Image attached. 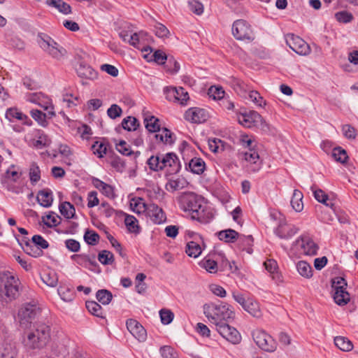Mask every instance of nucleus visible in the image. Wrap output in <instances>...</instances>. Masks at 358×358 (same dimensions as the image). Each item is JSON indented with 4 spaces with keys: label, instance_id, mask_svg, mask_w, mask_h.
<instances>
[{
    "label": "nucleus",
    "instance_id": "obj_37",
    "mask_svg": "<svg viewBox=\"0 0 358 358\" xmlns=\"http://www.w3.org/2000/svg\"><path fill=\"white\" fill-rule=\"evenodd\" d=\"M149 203H146L143 199L137 197L132 199L130 202V206L133 211L141 213V212H146L148 210V206Z\"/></svg>",
    "mask_w": 358,
    "mask_h": 358
},
{
    "label": "nucleus",
    "instance_id": "obj_46",
    "mask_svg": "<svg viewBox=\"0 0 358 358\" xmlns=\"http://www.w3.org/2000/svg\"><path fill=\"white\" fill-rule=\"evenodd\" d=\"M245 311L255 317L259 318L262 316L259 305L252 297L251 300H249L248 306H247Z\"/></svg>",
    "mask_w": 358,
    "mask_h": 358
},
{
    "label": "nucleus",
    "instance_id": "obj_19",
    "mask_svg": "<svg viewBox=\"0 0 358 358\" xmlns=\"http://www.w3.org/2000/svg\"><path fill=\"white\" fill-rule=\"evenodd\" d=\"M146 213L152 222L156 224H162L166 220L165 213L157 204L149 203Z\"/></svg>",
    "mask_w": 358,
    "mask_h": 358
},
{
    "label": "nucleus",
    "instance_id": "obj_39",
    "mask_svg": "<svg viewBox=\"0 0 358 358\" xmlns=\"http://www.w3.org/2000/svg\"><path fill=\"white\" fill-rule=\"evenodd\" d=\"M22 249L27 255L34 257H38L43 255L42 250L29 241H25L24 246H22Z\"/></svg>",
    "mask_w": 358,
    "mask_h": 358
},
{
    "label": "nucleus",
    "instance_id": "obj_16",
    "mask_svg": "<svg viewBox=\"0 0 358 358\" xmlns=\"http://www.w3.org/2000/svg\"><path fill=\"white\" fill-rule=\"evenodd\" d=\"M186 120L196 124H201L207 121L209 117L208 113L201 108H189L185 113Z\"/></svg>",
    "mask_w": 358,
    "mask_h": 358
},
{
    "label": "nucleus",
    "instance_id": "obj_43",
    "mask_svg": "<svg viewBox=\"0 0 358 358\" xmlns=\"http://www.w3.org/2000/svg\"><path fill=\"white\" fill-rule=\"evenodd\" d=\"M96 298L103 305H108L112 301L113 294L109 290L102 289L96 292Z\"/></svg>",
    "mask_w": 358,
    "mask_h": 358
},
{
    "label": "nucleus",
    "instance_id": "obj_58",
    "mask_svg": "<svg viewBox=\"0 0 358 358\" xmlns=\"http://www.w3.org/2000/svg\"><path fill=\"white\" fill-rule=\"evenodd\" d=\"M122 114V109L117 104H112L109 108L107 110L108 116L113 120L119 117Z\"/></svg>",
    "mask_w": 358,
    "mask_h": 358
},
{
    "label": "nucleus",
    "instance_id": "obj_4",
    "mask_svg": "<svg viewBox=\"0 0 358 358\" xmlns=\"http://www.w3.org/2000/svg\"><path fill=\"white\" fill-rule=\"evenodd\" d=\"M50 341V327L45 323L34 324L32 329L24 339V345L29 350H42Z\"/></svg>",
    "mask_w": 358,
    "mask_h": 358
},
{
    "label": "nucleus",
    "instance_id": "obj_23",
    "mask_svg": "<svg viewBox=\"0 0 358 358\" xmlns=\"http://www.w3.org/2000/svg\"><path fill=\"white\" fill-rule=\"evenodd\" d=\"M1 358H17L18 350L15 342L5 341L0 349Z\"/></svg>",
    "mask_w": 358,
    "mask_h": 358
},
{
    "label": "nucleus",
    "instance_id": "obj_3",
    "mask_svg": "<svg viewBox=\"0 0 358 358\" xmlns=\"http://www.w3.org/2000/svg\"><path fill=\"white\" fill-rule=\"evenodd\" d=\"M203 313L209 322L215 327L229 322L235 316L232 306L222 301L204 304Z\"/></svg>",
    "mask_w": 358,
    "mask_h": 358
},
{
    "label": "nucleus",
    "instance_id": "obj_45",
    "mask_svg": "<svg viewBox=\"0 0 358 358\" xmlns=\"http://www.w3.org/2000/svg\"><path fill=\"white\" fill-rule=\"evenodd\" d=\"M98 260L103 265H111L115 261L113 254L108 250H101L98 255Z\"/></svg>",
    "mask_w": 358,
    "mask_h": 358
},
{
    "label": "nucleus",
    "instance_id": "obj_9",
    "mask_svg": "<svg viewBox=\"0 0 358 358\" xmlns=\"http://www.w3.org/2000/svg\"><path fill=\"white\" fill-rule=\"evenodd\" d=\"M231 31L236 39L252 41V31L250 25L244 20H237L232 24Z\"/></svg>",
    "mask_w": 358,
    "mask_h": 358
},
{
    "label": "nucleus",
    "instance_id": "obj_10",
    "mask_svg": "<svg viewBox=\"0 0 358 358\" xmlns=\"http://www.w3.org/2000/svg\"><path fill=\"white\" fill-rule=\"evenodd\" d=\"M285 38L286 44L296 54L307 55L310 53L309 45L301 37L289 33L285 36Z\"/></svg>",
    "mask_w": 358,
    "mask_h": 358
},
{
    "label": "nucleus",
    "instance_id": "obj_32",
    "mask_svg": "<svg viewBox=\"0 0 358 358\" xmlns=\"http://www.w3.org/2000/svg\"><path fill=\"white\" fill-rule=\"evenodd\" d=\"M109 144L105 140L96 141L92 145L93 153L99 158H102L106 154Z\"/></svg>",
    "mask_w": 358,
    "mask_h": 358
},
{
    "label": "nucleus",
    "instance_id": "obj_26",
    "mask_svg": "<svg viewBox=\"0 0 358 358\" xmlns=\"http://www.w3.org/2000/svg\"><path fill=\"white\" fill-rule=\"evenodd\" d=\"M6 117L9 122H13L15 119L22 120L23 124L27 126L32 124V121L22 112L18 110L17 108H10L6 110Z\"/></svg>",
    "mask_w": 358,
    "mask_h": 358
},
{
    "label": "nucleus",
    "instance_id": "obj_24",
    "mask_svg": "<svg viewBox=\"0 0 358 358\" xmlns=\"http://www.w3.org/2000/svg\"><path fill=\"white\" fill-rule=\"evenodd\" d=\"M217 255H207L200 262L199 266L210 273H216L218 271V262Z\"/></svg>",
    "mask_w": 358,
    "mask_h": 358
},
{
    "label": "nucleus",
    "instance_id": "obj_31",
    "mask_svg": "<svg viewBox=\"0 0 358 358\" xmlns=\"http://www.w3.org/2000/svg\"><path fill=\"white\" fill-rule=\"evenodd\" d=\"M240 249L246 251L249 254H252L253 245V238L251 235L245 236L239 234V238L237 239Z\"/></svg>",
    "mask_w": 358,
    "mask_h": 358
},
{
    "label": "nucleus",
    "instance_id": "obj_59",
    "mask_svg": "<svg viewBox=\"0 0 358 358\" xmlns=\"http://www.w3.org/2000/svg\"><path fill=\"white\" fill-rule=\"evenodd\" d=\"M50 144V140L45 134H41L37 140H34L33 145L37 149H41Z\"/></svg>",
    "mask_w": 358,
    "mask_h": 358
},
{
    "label": "nucleus",
    "instance_id": "obj_50",
    "mask_svg": "<svg viewBox=\"0 0 358 358\" xmlns=\"http://www.w3.org/2000/svg\"><path fill=\"white\" fill-rule=\"evenodd\" d=\"M84 240L88 244L91 245H96L99 241V235L93 230H87L84 234Z\"/></svg>",
    "mask_w": 358,
    "mask_h": 358
},
{
    "label": "nucleus",
    "instance_id": "obj_18",
    "mask_svg": "<svg viewBox=\"0 0 358 358\" xmlns=\"http://www.w3.org/2000/svg\"><path fill=\"white\" fill-rule=\"evenodd\" d=\"M128 331L140 342L146 340L147 332L144 327L136 320L129 319L126 322Z\"/></svg>",
    "mask_w": 358,
    "mask_h": 358
},
{
    "label": "nucleus",
    "instance_id": "obj_33",
    "mask_svg": "<svg viewBox=\"0 0 358 358\" xmlns=\"http://www.w3.org/2000/svg\"><path fill=\"white\" fill-rule=\"evenodd\" d=\"M85 307L90 314L100 318H104L102 307L94 301H87Z\"/></svg>",
    "mask_w": 358,
    "mask_h": 358
},
{
    "label": "nucleus",
    "instance_id": "obj_17",
    "mask_svg": "<svg viewBox=\"0 0 358 358\" xmlns=\"http://www.w3.org/2000/svg\"><path fill=\"white\" fill-rule=\"evenodd\" d=\"M296 242L300 245L301 253L309 256L317 255L319 248L308 236L302 235Z\"/></svg>",
    "mask_w": 358,
    "mask_h": 358
},
{
    "label": "nucleus",
    "instance_id": "obj_22",
    "mask_svg": "<svg viewBox=\"0 0 358 358\" xmlns=\"http://www.w3.org/2000/svg\"><path fill=\"white\" fill-rule=\"evenodd\" d=\"M27 100L31 103L38 105L45 110L51 108L50 99L41 92L29 94L27 96Z\"/></svg>",
    "mask_w": 358,
    "mask_h": 358
},
{
    "label": "nucleus",
    "instance_id": "obj_51",
    "mask_svg": "<svg viewBox=\"0 0 358 358\" xmlns=\"http://www.w3.org/2000/svg\"><path fill=\"white\" fill-rule=\"evenodd\" d=\"M185 181L183 179L176 178V179H170L167 182L166 187V189L169 191H176L184 187V184Z\"/></svg>",
    "mask_w": 358,
    "mask_h": 358
},
{
    "label": "nucleus",
    "instance_id": "obj_57",
    "mask_svg": "<svg viewBox=\"0 0 358 358\" xmlns=\"http://www.w3.org/2000/svg\"><path fill=\"white\" fill-rule=\"evenodd\" d=\"M248 99L257 106L262 107L265 105V101L257 91H250L248 94Z\"/></svg>",
    "mask_w": 358,
    "mask_h": 358
},
{
    "label": "nucleus",
    "instance_id": "obj_42",
    "mask_svg": "<svg viewBox=\"0 0 358 358\" xmlns=\"http://www.w3.org/2000/svg\"><path fill=\"white\" fill-rule=\"evenodd\" d=\"M124 224L127 229V230L130 233L138 234L139 233V227L138 225L137 219L130 215H127L124 218Z\"/></svg>",
    "mask_w": 358,
    "mask_h": 358
},
{
    "label": "nucleus",
    "instance_id": "obj_36",
    "mask_svg": "<svg viewBox=\"0 0 358 358\" xmlns=\"http://www.w3.org/2000/svg\"><path fill=\"white\" fill-rule=\"evenodd\" d=\"M334 343L338 348L344 352H349L353 348L352 342L343 336H336L334 338Z\"/></svg>",
    "mask_w": 358,
    "mask_h": 358
},
{
    "label": "nucleus",
    "instance_id": "obj_6",
    "mask_svg": "<svg viewBox=\"0 0 358 358\" xmlns=\"http://www.w3.org/2000/svg\"><path fill=\"white\" fill-rule=\"evenodd\" d=\"M159 119L154 115H144V124L145 129L151 133H156L155 138L156 141L162 143L166 145H172L176 140V136L173 132H171L167 128L160 129L159 124Z\"/></svg>",
    "mask_w": 358,
    "mask_h": 358
},
{
    "label": "nucleus",
    "instance_id": "obj_29",
    "mask_svg": "<svg viewBox=\"0 0 358 358\" xmlns=\"http://www.w3.org/2000/svg\"><path fill=\"white\" fill-rule=\"evenodd\" d=\"M36 199L41 206L48 208L53 201L52 193L49 189H42L38 192Z\"/></svg>",
    "mask_w": 358,
    "mask_h": 358
},
{
    "label": "nucleus",
    "instance_id": "obj_21",
    "mask_svg": "<svg viewBox=\"0 0 358 358\" xmlns=\"http://www.w3.org/2000/svg\"><path fill=\"white\" fill-rule=\"evenodd\" d=\"M76 70L78 77L82 79L94 80L98 77V72L91 66L83 62L80 63Z\"/></svg>",
    "mask_w": 358,
    "mask_h": 358
},
{
    "label": "nucleus",
    "instance_id": "obj_12",
    "mask_svg": "<svg viewBox=\"0 0 358 358\" xmlns=\"http://www.w3.org/2000/svg\"><path fill=\"white\" fill-rule=\"evenodd\" d=\"M41 313V309L35 303H26L19 310L18 317L22 326H25Z\"/></svg>",
    "mask_w": 358,
    "mask_h": 358
},
{
    "label": "nucleus",
    "instance_id": "obj_8",
    "mask_svg": "<svg viewBox=\"0 0 358 358\" xmlns=\"http://www.w3.org/2000/svg\"><path fill=\"white\" fill-rule=\"evenodd\" d=\"M257 345L264 351L273 352L277 348V343L273 337L262 329H255L252 333Z\"/></svg>",
    "mask_w": 358,
    "mask_h": 358
},
{
    "label": "nucleus",
    "instance_id": "obj_7",
    "mask_svg": "<svg viewBox=\"0 0 358 358\" xmlns=\"http://www.w3.org/2000/svg\"><path fill=\"white\" fill-rule=\"evenodd\" d=\"M347 286L346 280L342 277H336L333 280L334 299L338 306H345L350 300V294L346 290Z\"/></svg>",
    "mask_w": 358,
    "mask_h": 358
},
{
    "label": "nucleus",
    "instance_id": "obj_11",
    "mask_svg": "<svg viewBox=\"0 0 358 358\" xmlns=\"http://www.w3.org/2000/svg\"><path fill=\"white\" fill-rule=\"evenodd\" d=\"M220 335L231 344L236 345L241 341V335L238 331L228 322L222 323L215 327Z\"/></svg>",
    "mask_w": 358,
    "mask_h": 358
},
{
    "label": "nucleus",
    "instance_id": "obj_15",
    "mask_svg": "<svg viewBox=\"0 0 358 358\" xmlns=\"http://www.w3.org/2000/svg\"><path fill=\"white\" fill-rule=\"evenodd\" d=\"M243 159L248 163V171L256 173L262 168V162L259 159L258 152L254 149L250 148L248 151L242 152Z\"/></svg>",
    "mask_w": 358,
    "mask_h": 358
},
{
    "label": "nucleus",
    "instance_id": "obj_41",
    "mask_svg": "<svg viewBox=\"0 0 358 358\" xmlns=\"http://www.w3.org/2000/svg\"><path fill=\"white\" fill-rule=\"evenodd\" d=\"M43 282L50 287H55L58 282V278L53 271H44L41 275Z\"/></svg>",
    "mask_w": 358,
    "mask_h": 358
},
{
    "label": "nucleus",
    "instance_id": "obj_62",
    "mask_svg": "<svg viewBox=\"0 0 358 358\" xmlns=\"http://www.w3.org/2000/svg\"><path fill=\"white\" fill-rule=\"evenodd\" d=\"M31 117L41 125L45 126L46 123V114L39 110H31Z\"/></svg>",
    "mask_w": 358,
    "mask_h": 358
},
{
    "label": "nucleus",
    "instance_id": "obj_53",
    "mask_svg": "<svg viewBox=\"0 0 358 358\" xmlns=\"http://www.w3.org/2000/svg\"><path fill=\"white\" fill-rule=\"evenodd\" d=\"M335 17L337 21L341 23H349L353 19V15L351 13L346 11V10H342L337 12L335 14Z\"/></svg>",
    "mask_w": 358,
    "mask_h": 358
},
{
    "label": "nucleus",
    "instance_id": "obj_30",
    "mask_svg": "<svg viewBox=\"0 0 358 358\" xmlns=\"http://www.w3.org/2000/svg\"><path fill=\"white\" fill-rule=\"evenodd\" d=\"M201 244L196 241V238L194 241H189L187 243L185 252L189 257L197 258L201 254Z\"/></svg>",
    "mask_w": 358,
    "mask_h": 358
},
{
    "label": "nucleus",
    "instance_id": "obj_40",
    "mask_svg": "<svg viewBox=\"0 0 358 358\" xmlns=\"http://www.w3.org/2000/svg\"><path fill=\"white\" fill-rule=\"evenodd\" d=\"M296 269L299 273L306 278H309L313 275V269L310 265L304 261H299L296 264Z\"/></svg>",
    "mask_w": 358,
    "mask_h": 358
},
{
    "label": "nucleus",
    "instance_id": "obj_13",
    "mask_svg": "<svg viewBox=\"0 0 358 358\" xmlns=\"http://www.w3.org/2000/svg\"><path fill=\"white\" fill-rule=\"evenodd\" d=\"M38 38L39 45L43 50L57 59H59L62 56L61 50L58 48L57 43L49 36L39 34Z\"/></svg>",
    "mask_w": 358,
    "mask_h": 358
},
{
    "label": "nucleus",
    "instance_id": "obj_64",
    "mask_svg": "<svg viewBox=\"0 0 358 358\" xmlns=\"http://www.w3.org/2000/svg\"><path fill=\"white\" fill-rule=\"evenodd\" d=\"M342 131L345 137L348 139H355L356 138V129L350 124L343 125L342 127Z\"/></svg>",
    "mask_w": 358,
    "mask_h": 358
},
{
    "label": "nucleus",
    "instance_id": "obj_1",
    "mask_svg": "<svg viewBox=\"0 0 358 358\" xmlns=\"http://www.w3.org/2000/svg\"><path fill=\"white\" fill-rule=\"evenodd\" d=\"M180 210L187 213L192 220L201 224H208L214 219L213 208L204 198L194 192L182 193L178 199Z\"/></svg>",
    "mask_w": 358,
    "mask_h": 358
},
{
    "label": "nucleus",
    "instance_id": "obj_35",
    "mask_svg": "<svg viewBox=\"0 0 358 358\" xmlns=\"http://www.w3.org/2000/svg\"><path fill=\"white\" fill-rule=\"evenodd\" d=\"M208 144L210 150L214 153L224 151L227 145V143L224 141L217 138L208 139Z\"/></svg>",
    "mask_w": 358,
    "mask_h": 358
},
{
    "label": "nucleus",
    "instance_id": "obj_60",
    "mask_svg": "<svg viewBox=\"0 0 358 358\" xmlns=\"http://www.w3.org/2000/svg\"><path fill=\"white\" fill-rule=\"evenodd\" d=\"M159 316L163 324H170L174 317L173 313L171 310L166 309H162L159 311Z\"/></svg>",
    "mask_w": 358,
    "mask_h": 358
},
{
    "label": "nucleus",
    "instance_id": "obj_52",
    "mask_svg": "<svg viewBox=\"0 0 358 358\" xmlns=\"http://www.w3.org/2000/svg\"><path fill=\"white\" fill-rule=\"evenodd\" d=\"M116 150L123 155L129 156L133 154L130 145L124 140L115 145Z\"/></svg>",
    "mask_w": 358,
    "mask_h": 358
},
{
    "label": "nucleus",
    "instance_id": "obj_49",
    "mask_svg": "<svg viewBox=\"0 0 358 358\" xmlns=\"http://www.w3.org/2000/svg\"><path fill=\"white\" fill-rule=\"evenodd\" d=\"M29 178L32 184H36L41 179V171L36 163L33 162L29 168Z\"/></svg>",
    "mask_w": 358,
    "mask_h": 358
},
{
    "label": "nucleus",
    "instance_id": "obj_28",
    "mask_svg": "<svg viewBox=\"0 0 358 358\" xmlns=\"http://www.w3.org/2000/svg\"><path fill=\"white\" fill-rule=\"evenodd\" d=\"M216 236L220 241L230 243L237 241L239 238V233L234 229H228L217 232Z\"/></svg>",
    "mask_w": 358,
    "mask_h": 358
},
{
    "label": "nucleus",
    "instance_id": "obj_38",
    "mask_svg": "<svg viewBox=\"0 0 358 358\" xmlns=\"http://www.w3.org/2000/svg\"><path fill=\"white\" fill-rule=\"evenodd\" d=\"M139 125L138 120L133 116H128L122 121V128L129 131H136Z\"/></svg>",
    "mask_w": 358,
    "mask_h": 358
},
{
    "label": "nucleus",
    "instance_id": "obj_55",
    "mask_svg": "<svg viewBox=\"0 0 358 358\" xmlns=\"http://www.w3.org/2000/svg\"><path fill=\"white\" fill-rule=\"evenodd\" d=\"M46 3L50 6L55 7L62 13H67L66 3L62 0H47Z\"/></svg>",
    "mask_w": 358,
    "mask_h": 358
},
{
    "label": "nucleus",
    "instance_id": "obj_56",
    "mask_svg": "<svg viewBox=\"0 0 358 358\" xmlns=\"http://www.w3.org/2000/svg\"><path fill=\"white\" fill-rule=\"evenodd\" d=\"M188 7L189 10L196 15H200L203 13V6L197 0L189 1L188 2Z\"/></svg>",
    "mask_w": 358,
    "mask_h": 358
},
{
    "label": "nucleus",
    "instance_id": "obj_2",
    "mask_svg": "<svg viewBox=\"0 0 358 358\" xmlns=\"http://www.w3.org/2000/svg\"><path fill=\"white\" fill-rule=\"evenodd\" d=\"M149 169L153 171H165L168 174H177L181 170V164L174 152L152 155L147 160Z\"/></svg>",
    "mask_w": 358,
    "mask_h": 358
},
{
    "label": "nucleus",
    "instance_id": "obj_20",
    "mask_svg": "<svg viewBox=\"0 0 358 358\" xmlns=\"http://www.w3.org/2000/svg\"><path fill=\"white\" fill-rule=\"evenodd\" d=\"M299 231V228L295 225L287 223H280L274 234L281 239H289Z\"/></svg>",
    "mask_w": 358,
    "mask_h": 358
},
{
    "label": "nucleus",
    "instance_id": "obj_63",
    "mask_svg": "<svg viewBox=\"0 0 358 358\" xmlns=\"http://www.w3.org/2000/svg\"><path fill=\"white\" fill-rule=\"evenodd\" d=\"M31 243L36 245V247H39L41 250L46 249L49 246L48 241L41 235H34L31 238Z\"/></svg>",
    "mask_w": 358,
    "mask_h": 358
},
{
    "label": "nucleus",
    "instance_id": "obj_34",
    "mask_svg": "<svg viewBox=\"0 0 358 358\" xmlns=\"http://www.w3.org/2000/svg\"><path fill=\"white\" fill-rule=\"evenodd\" d=\"M302 199V192L298 189H294L290 202L293 209L296 212H301L303 208Z\"/></svg>",
    "mask_w": 358,
    "mask_h": 358
},
{
    "label": "nucleus",
    "instance_id": "obj_48",
    "mask_svg": "<svg viewBox=\"0 0 358 358\" xmlns=\"http://www.w3.org/2000/svg\"><path fill=\"white\" fill-rule=\"evenodd\" d=\"M332 157L336 162L344 164L348 159L346 151L341 147H336L333 149Z\"/></svg>",
    "mask_w": 358,
    "mask_h": 358
},
{
    "label": "nucleus",
    "instance_id": "obj_54",
    "mask_svg": "<svg viewBox=\"0 0 358 358\" xmlns=\"http://www.w3.org/2000/svg\"><path fill=\"white\" fill-rule=\"evenodd\" d=\"M159 352L162 358H178L176 350L169 345H164L160 348Z\"/></svg>",
    "mask_w": 358,
    "mask_h": 358
},
{
    "label": "nucleus",
    "instance_id": "obj_44",
    "mask_svg": "<svg viewBox=\"0 0 358 358\" xmlns=\"http://www.w3.org/2000/svg\"><path fill=\"white\" fill-rule=\"evenodd\" d=\"M71 258L78 264L84 267H88L90 265H96V262L94 260H91L89 256L84 254L73 255Z\"/></svg>",
    "mask_w": 358,
    "mask_h": 358
},
{
    "label": "nucleus",
    "instance_id": "obj_14",
    "mask_svg": "<svg viewBox=\"0 0 358 358\" xmlns=\"http://www.w3.org/2000/svg\"><path fill=\"white\" fill-rule=\"evenodd\" d=\"M238 122L248 128H252L260 124L262 126L266 124L265 120L262 115L256 111L242 113L238 116Z\"/></svg>",
    "mask_w": 358,
    "mask_h": 358
},
{
    "label": "nucleus",
    "instance_id": "obj_61",
    "mask_svg": "<svg viewBox=\"0 0 358 358\" xmlns=\"http://www.w3.org/2000/svg\"><path fill=\"white\" fill-rule=\"evenodd\" d=\"M176 96H177L176 103L181 105L187 104V101L189 99V95L183 87H180L177 88V94H176Z\"/></svg>",
    "mask_w": 358,
    "mask_h": 358
},
{
    "label": "nucleus",
    "instance_id": "obj_25",
    "mask_svg": "<svg viewBox=\"0 0 358 358\" xmlns=\"http://www.w3.org/2000/svg\"><path fill=\"white\" fill-rule=\"evenodd\" d=\"M185 169L194 174L201 175L206 169V163L200 157H194L185 164Z\"/></svg>",
    "mask_w": 358,
    "mask_h": 358
},
{
    "label": "nucleus",
    "instance_id": "obj_5",
    "mask_svg": "<svg viewBox=\"0 0 358 358\" xmlns=\"http://www.w3.org/2000/svg\"><path fill=\"white\" fill-rule=\"evenodd\" d=\"M20 281L13 273L0 272V301L8 303L20 296Z\"/></svg>",
    "mask_w": 358,
    "mask_h": 358
},
{
    "label": "nucleus",
    "instance_id": "obj_27",
    "mask_svg": "<svg viewBox=\"0 0 358 358\" xmlns=\"http://www.w3.org/2000/svg\"><path fill=\"white\" fill-rule=\"evenodd\" d=\"M310 189L315 199L320 203H322L327 206L329 207L334 211H335L334 203L332 202H328V195L321 189L317 188L315 185L310 187Z\"/></svg>",
    "mask_w": 358,
    "mask_h": 358
},
{
    "label": "nucleus",
    "instance_id": "obj_47",
    "mask_svg": "<svg viewBox=\"0 0 358 358\" xmlns=\"http://www.w3.org/2000/svg\"><path fill=\"white\" fill-rule=\"evenodd\" d=\"M61 220V217L54 212H50L48 215L42 217V221L49 227L57 226Z\"/></svg>",
    "mask_w": 358,
    "mask_h": 358
}]
</instances>
